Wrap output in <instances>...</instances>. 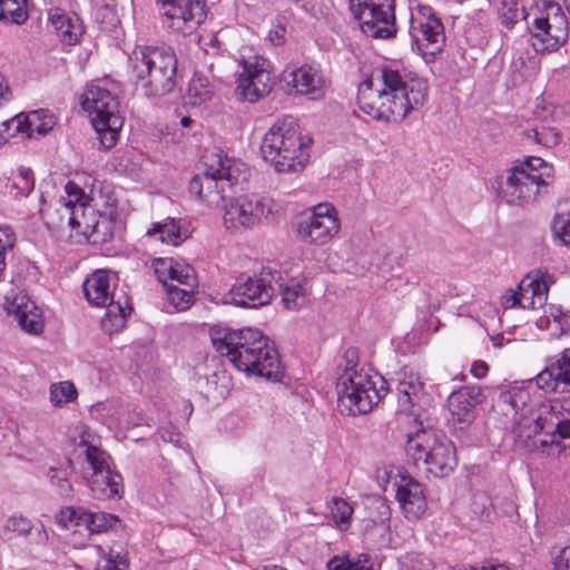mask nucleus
I'll return each mask as SVG.
<instances>
[{"label":"nucleus","mask_w":570,"mask_h":570,"mask_svg":"<svg viewBox=\"0 0 570 570\" xmlns=\"http://www.w3.org/2000/svg\"><path fill=\"white\" fill-rule=\"evenodd\" d=\"M426 81L406 70L385 66L365 79L357 90L360 109L375 120L401 122L428 97Z\"/></svg>","instance_id":"1"},{"label":"nucleus","mask_w":570,"mask_h":570,"mask_svg":"<svg viewBox=\"0 0 570 570\" xmlns=\"http://www.w3.org/2000/svg\"><path fill=\"white\" fill-rule=\"evenodd\" d=\"M213 345L240 372L273 382H279L284 376L274 343L256 328L226 332L223 337H213Z\"/></svg>","instance_id":"2"},{"label":"nucleus","mask_w":570,"mask_h":570,"mask_svg":"<svg viewBox=\"0 0 570 570\" xmlns=\"http://www.w3.org/2000/svg\"><path fill=\"white\" fill-rule=\"evenodd\" d=\"M311 144L312 138L303 135L298 121L293 116H284L264 135L261 153L277 173H292L302 169L308 161Z\"/></svg>","instance_id":"3"},{"label":"nucleus","mask_w":570,"mask_h":570,"mask_svg":"<svg viewBox=\"0 0 570 570\" xmlns=\"http://www.w3.org/2000/svg\"><path fill=\"white\" fill-rule=\"evenodd\" d=\"M128 70L147 97H163L176 86L177 58L167 46H136Z\"/></svg>","instance_id":"4"},{"label":"nucleus","mask_w":570,"mask_h":570,"mask_svg":"<svg viewBox=\"0 0 570 570\" xmlns=\"http://www.w3.org/2000/svg\"><path fill=\"white\" fill-rule=\"evenodd\" d=\"M203 169L189 181V193L209 207L225 200L227 191L247 179L245 164L229 159L220 149L206 150L202 157Z\"/></svg>","instance_id":"5"},{"label":"nucleus","mask_w":570,"mask_h":570,"mask_svg":"<svg viewBox=\"0 0 570 570\" xmlns=\"http://www.w3.org/2000/svg\"><path fill=\"white\" fill-rule=\"evenodd\" d=\"M357 358V350L348 348L345 352V365L336 383L338 407L342 413L352 416L366 414L379 404L383 386L377 389V383L384 382L383 377L372 376L360 366Z\"/></svg>","instance_id":"6"},{"label":"nucleus","mask_w":570,"mask_h":570,"mask_svg":"<svg viewBox=\"0 0 570 570\" xmlns=\"http://www.w3.org/2000/svg\"><path fill=\"white\" fill-rule=\"evenodd\" d=\"M405 452L417 469L435 478L448 476L456 465L454 445L433 430L419 429L409 434Z\"/></svg>","instance_id":"7"},{"label":"nucleus","mask_w":570,"mask_h":570,"mask_svg":"<svg viewBox=\"0 0 570 570\" xmlns=\"http://www.w3.org/2000/svg\"><path fill=\"white\" fill-rule=\"evenodd\" d=\"M81 106L91 116L100 148L105 150L112 148L122 127L117 98L105 88L91 86L83 94Z\"/></svg>","instance_id":"8"},{"label":"nucleus","mask_w":570,"mask_h":570,"mask_svg":"<svg viewBox=\"0 0 570 570\" xmlns=\"http://www.w3.org/2000/svg\"><path fill=\"white\" fill-rule=\"evenodd\" d=\"M88 302L96 306H106L101 320L102 328L108 333L121 330L130 314L131 307L125 294L110 292V274L107 271H95L82 285Z\"/></svg>","instance_id":"9"},{"label":"nucleus","mask_w":570,"mask_h":570,"mask_svg":"<svg viewBox=\"0 0 570 570\" xmlns=\"http://www.w3.org/2000/svg\"><path fill=\"white\" fill-rule=\"evenodd\" d=\"M277 212L273 198L257 194H245L230 198L224 206V225L232 233H243L263 222L271 220Z\"/></svg>","instance_id":"10"},{"label":"nucleus","mask_w":570,"mask_h":570,"mask_svg":"<svg viewBox=\"0 0 570 570\" xmlns=\"http://www.w3.org/2000/svg\"><path fill=\"white\" fill-rule=\"evenodd\" d=\"M350 9L364 35L381 39L395 35L394 0H350Z\"/></svg>","instance_id":"11"},{"label":"nucleus","mask_w":570,"mask_h":570,"mask_svg":"<svg viewBox=\"0 0 570 570\" xmlns=\"http://www.w3.org/2000/svg\"><path fill=\"white\" fill-rule=\"evenodd\" d=\"M569 35L568 17L558 3H549L533 21L531 45L535 52H552L567 42Z\"/></svg>","instance_id":"12"},{"label":"nucleus","mask_w":570,"mask_h":570,"mask_svg":"<svg viewBox=\"0 0 570 570\" xmlns=\"http://www.w3.org/2000/svg\"><path fill=\"white\" fill-rule=\"evenodd\" d=\"M549 184L539 173L529 171L525 166H514L499 185V196L509 205L524 207L548 193Z\"/></svg>","instance_id":"13"},{"label":"nucleus","mask_w":570,"mask_h":570,"mask_svg":"<svg viewBox=\"0 0 570 570\" xmlns=\"http://www.w3.org/2000/svg\"><path fill=\"white\" fill-rule=\"evenodd\" d=\"M277 271L263 267L258 274L242 275L229 289L228 302L238 307L257 308L267 305L275 295Z\"/></svg>","instance_id":"14"},{"label":"nucleus","mask_w":570,"mask_h":570,"mask_svg":"<svg viewBox=\"0 0 570 570\" xmlns=\"http://www.w3.org/2000/svg\"><path fill=\"white\" fill-rule=\"evenodd\" d=\"M81 443L86 445V460L91 469L87 480L94 495L100 500L120 498L124 493L122 476L110 469L109 455L86 441Z\"/></svg>","instance_id":"15"},{"label":"nucleus","mask_w":570,"mask_h":570,"mask_svg":"<svg viewBox=\"0 0 570 570\" xmlns=\"http://www.w3.org/2000/svg\"><path fill=\"white\" fill-rule=\"evenodd\" d=\"M242 72L237 77L236 94L239 99L256 102L267 96L273 81L269 71V62L259 56L243 58Z\"/></svg>","instance_id":"16"},{"label":"nucleus","mask_w":570,"mask_h":570,"mask_svg":"<svg viewBox=\"0 0 570 570\" xmlns=\"http://www.w3.org/2000/svg\"><path fill=\"white\" fill-rule=\"evenodd\" d=\"M337 212L332 204L322 203L313 207L312 214L299 220L297 236L305 243L325 245L340 232Z\"/></svg>","instance_id":"17"},{"label":"nucleus","mask_w":570,"mask_h":570,"mask_svg":"<svg viewBox=\"0 0 570 570\" xmlns=\"http://www.w3.org/2000/svg\"><path fill=\"white\" fill-rule=\"evenodd\" d=\"M410 35L423 56H435L445 43L443 23L430 7H423L419 17L411 19Z\"/></svg>","instance_id":"18"},{"label":"nucleus","mask_w":570,"mask_h":570,"mask_svg":"<svg viewBox=\"0 0 570 570\" xmlns=\"http://www.w3.org/2000/svg\"><path fill=\"white\" fill-rule=\"evenodd\" d=\"M485 400V394L480 385H466L454 391L448 397V406L451 421L461 431L466 430L475 420L478 406Z\"/></svg>","instance_id":"19"},{"label":"nucleus","mask_w":570,"mask_h":570,"mask_svg":"<svg viewBox=\"0 0 570 570\" xmlns=\"http://www.w3.org/2000/svg\"><path fill=\"white\" fill-rule=\"evenodd\" d=\"M171 20V27L183 33L194 31L206 18L205 0H157Z\"/></svg>","instance_id":"20"},{"label":"nucleus","mask_w":570,"mask_h":570,"mask_svg":"<svg viewBox=\"0 0 570 570\" xmlns=\"http://www.w3.org/2000/svg\"><path fill=\"white\" fill-rule=\"evenodd\" d=\"M534 381L546 393H570V348L547 358Z\"/></svg>","instance_id":"21"},{"label":"nucleus","mask_w":570,"mask_h":570,"mask_svg":"<svg viewBox=\"0 0 570 570\" xmlns=\"http://www.w3.org/2000/svg\"><path fill=\"white\" fill-rule=\"evenodd\" d=\"M282 82L286 90L304 95L311 99H320L325 94V79L320 67L315 65H303L289 71H284Z\"/></svg>","instance_id":"22"},{"label":"nucleus","mask_w":570,"mask_h":570,"mask_svg":"<svg viewBox=\"0 0 570 570\" xmlns=\"http://www.w3.org/2000/svg\"><path fill=\"white\" fill-rule=\"evenodd\" d=\"M8 316L13 317L20 328L32 335L43 332L45 323L39 307L23 292L6 295L3 304Z\"/></svg>","instance_id":"23"},{"label":"nucleus","mask_w":570,"mask_h":570,"mask_svg":"<svg viewBox=\"0 0 570 570\" xmlns=\"http://www.w3.org/2000/svg\"><path fill=\"white\" fill-rule=\"evenodd\" d=\"M395 487L396 499L405 518L417 520L428 507L422 484L409 474H401Z\"/></svg>","instance_id":"24"},{"label":"nucleus","mask_w":570,"mask_h":570,"mask_svg":"<svg viewBox=\"0 0 570 570\" xmlns=\"http://www.w3.org/2000/svg\"><path fill=\"white\" fill-rule=\"evenodd\" d=\"M65 190L66 197H60L53 205H49L40 210L42 219L49 229H59L63 225L71 228V223H77L70 206L71 202L80 199L81 188L76 183L68 181Z\"/></svg>","instance_id":"25"},{"label":"nucleus","mask_w":570,"mask_h":570,"mask_svg":"<svg viewBox=\"0 0 570 570\" xmlns=\"http://www.w3.org/2000/svg\"><path fill=\"white\" fill-rule=\"evenodd\" d=\"M24 538L36 546L47 544L49 537L42 524H33L32 521L21 514H13L7 519L2 527V539Z\"/></svg>","instance_id":"26"},{"label":"nucleus","mask_w":570,"mask_h":570,"mask_svg":"<svg viewBox=\"0 0 570 570\" xmlns=\"http://www.w3.org/2000/svg\"><path fill=\"white\" fill-rule=\"evenodd\" d=\"M55 125L56 117L46 109L35 110L28 116L19 114L2 121V126H6L7 128L14 127L16 131H29L30 137L32 136V132L46 136L53 129Z\"/></svg>","instance_id":"27"},{"label":"nucleus","mask_w":570,"mask_h":570,"mask_svg":"<svg viewBox=\"0 0 570 570\" xmlns=\"http://www.w3.org/2000/svg\"><path fill=\"white\" fill-rule=\"evenodd\" d=\"M396 395L400 411L404 413H412L413 407L419 404L422 392L423 383L420 376L412 371L402 370L397 374Z\"/></svg>","instance_id":"28"},{"label":"nucleus","mask_w":570,"mask_h":570,"mask_svg":"<svg viewBox=\"0 0 570 570\" xmlns=\"http://www.w3.org/2000/svg\"><path fill=\"white\" fill-rule=\"evenodd\" d=\"M49 22L60 41L69 46L75 45L83 32L79 17L59 8L49 11Z\"/></svg>","instance_id":"29"},{"label":"nucleus","mask_w":570,"mask_h":570,"mask_svg":"<svg viewBox=\"0 0 570 570\" xmlns=\"http://www.w3.org/2000/svg\"><path fill=\"white\" fill-rule=\"evenodd\" d=\"M559 414L554 405L542 403L535 411L530 412V417H527L521 426L529 431V440H531V433L534 435L540 433L549 434L553 431Z\"/></svg>","instance_id":"30"},{"label":"nucleus","mask_w":570,"mask_h":570,"mask_svg":"<svg viewBox=\"0 0 570 570\" xmlns=\"http://www.w3.org/2000/svg\"><path fill=\"white\" fill-rule=\"evenodd\" d=\"M274 279L275 293L282 296V302L287 309H297L307 303L306 291L296 279H287L277 271Z\"/></svg>","instance_id":"31"},{"label":"nucleus","mask_w":570,"mask_h":570,"mask_svg":"<svg viewBox=\"0 0 570 570\" xmlns=\"http://www.w3.org/2000/svg\"><path fill=\"white\" fill-rule=\"evenodd\" d=\"M529 401L530 394L523 389H512L502 392L499 396L500 404L510 407L513 420L519 426L527 420V413L531 412V410H528Z\"/></svg>","instance_id":"32"},{"label":"nucleus","mask_w":570,"mask_h":570,"mask_svg":"<svg viewBox=\"0 0 570 570\" xmlns=\"http://www.w3.org/2000/svg\"><path fill=\"white\" fill-rule=\"evenodd\" d=\"M147 237H155L161 243L179 245L186 236L174 218H166L164 222L154 223L146 233Z\"/></svg>","instance_id":"33"},{"label":"nucleus","mask_w":570,"mask_h":570,"mask_svg":"<svg viewBox=\"0 0 570 570\" xmlns=\"http://www.w3.org/2000/svg\"><path fill=\"white\" fill-rule=\"evenodd\" d=\"M35 188V177L29 168H19L4 185V194L14 199L28 197Z\"/></svg>","instance_id":"34"},{"label":"nucleus","mask_w":570,"mask_h":570,"mask_svg":"<svg viewBox=\"0 0 570 570\" xmlns=\"http://www.w3.org/2000/svg\"><path fill=\"white\" fill-rule=\"evenodd\" d=\"M109 225L110 222L106 218L97 219L95 209H90L88 212V216H82L79 228H75L73 230H77L87 237L94 238V242H105L111 237V232L108 227Z\"/></svg>","instance_id":"35"},{"label":"nucleus","mask_w":570,"mask_h":570,"mask_svg":"<svg viewBox=\"0 0 570 570\" xmlns=\"http://www.w3.org/2000/svg\"><path fill=\"white\" fill-rule=\"evenodd\" d=\"M214 95L209 80L200 75H195L188 83L185 104L194 107L202 106L212 100Z\"/></svg>","instance_id":"36"},{"label":"nucleus","mask_w":570,"mask_h":570,"mask_svg":"<svg viewBox=\"0 0 570 570\" xmlns=\"http://www.w3.org/2000/svg\"><path fill=\"white\" fill-rule=\"evenodd\" d=\"M72 466V460L68 459L65 466H51L47 472V478L49 479L50 484L56 488L57 493L62 498H70L73 490L72 484L69 481Z\"/></svg>","instance_id":"37"},{"label":"nucleus","mask_w":570,"mask_h":570,"mask_svg":"<svg viewBox=\"0 0 570 570\" xmlns=\"http://www.w3.org/2000/svg\"><path fill=\"white\" fill-rule=\"evenodd\" d=\"M327 570H373L368 554L334 556L326 563Z\"/></svg>","instance_id":"38"},{"label":"nucleus","mask_w":570,"mask_h":570,"mask_svg":"<svg viewBox=\"0 0 570 570\" xmlns=\"http://www.w3.org/2000/svg\"><path fill=\"white\" fill-rule=\"evenodd\" d=\"M78 513L81 515L82 525H85L90 533L105 532L120 522L116 515L105 512H90L85 510Z\"/></svg>","instance_id":"39"},{"label":"nucleus","mask_w":570,"mask_h":570,"mask_svg":"<svg viewBox=\"0 0 570 570\" xmlns=\"http://www.w3.org/2000/svg\"><path fill=\"white\" fill-rule=\"evenodd\" d=\"M500 2L499 19L507 29H512L515 23L527 18L524 0Z\"/></svg>","instance_id":"40"},{"label":"nucleus","mask_w":570,"mask_h":570,"mask_svg":"<svg viewBox=\"0 0 570 570\" xmlns=\"http://www.w3.org/2000/svg\"><path fill=\"white\" fill-rule=\"evenodd\" d=\"M551 229L554 239L570 248V208L560 207L553 217Z\"/></svg>","instance_id":"41"},{"label":"nucleus","mask_w":570,"mask_h":570,"mask_svg":"<svg viewBox=\"0 0 570 570\" xmlns=\"http://www.w3.org/2000/svg\"><path fill=\"white\" fill-rule=\"evenodd\" d=\"M28 19L26 0H2V21L22 24Z\"/></svg>","instance_id":"42"},{"label":"nucleus","mask_w":570,"mask_h":570,"mask_svg":"<svg viewBox=\"0 0 570 570\" xmlns=\"http://www.w3.org/2000/svg\"><path fill=\"white\" fill-rule=\"evenodd\" d=\"M78 395L73 383L63 381L50 386V402L53 406H62L73 400Z\"/></svg>","instance_id":"43"},{"label":"nucleus","mask_w":570,"mask_h":570,"mask_svg":"<svg viewBox=\"0 0 570 570\" xmlns=\"http://www.w3.org/2000/svg\"><path fill=\"white\" fill-rule=\"evenodd\" d=\"M523 136L528 139H532L538 145L549 148L554 147L560 141V132L551 127H541V129L532 128L525 130Z\"/></svg>","instance_id":"44"},{"label":"nucleus","mask_w":570,"mask_h":570,"mask_svg":"<svg viewBox=\"0 0 570 570\" xmlns=\"http://www.w3.org/2000/svg\"><path fill=\"white\" fill-rule=\"evenodd\" d=\"M524 446L530 450H540L541 453L547 455L560 454L564 450V446L562 445L561 441L558 440L552 432H550L549 434H544V439H541L540 441L531 440V443H529V441H525Z\"/></svg>","instance_id":"45"},{"label":"nucleus","mask_w":570,"mask_h":570,"mask_svg":"<svg viewBox=\"0 0 570 570\" xmlns=\"http://www.w3.org/2000/svg\"><path fill=\"white\" fill-rule=\"evenodd\" d=\"M171 275L168 281L177 282L186 287L194 288L196 286V278L194 268L188 264L176 262Z\"/></svg>","instance_id":"46"},{"label":"nucleus","mask_w":570,"mask_h":570,"mask_svg":"<svg viewBox=\"0 0 570 570\" xmlns=\"http://www.w3.org/2000/svg\"><path fill=\"white\" fill-rule=\"evenodd\" d=\"M331 514L338 524H348L353 514V508L341 498H333Z\"/></svg>","instance_id":"47"},{"label":"nucleus","mask_w":570,"mask_h":570,"mask_svg":"<svg viewBox=\"0 0 570 570\" xmlns=\"http://www.w3.org/2000/svg\"><path fill=\"white\" fill-rule=\"evenodd\" d=\"M193 289L194 288H178L176 285L170 284L167 287L169 298L171 303L178 309H185L188 307L189 303L193 298Z\"/></svg>","instance_id":"48"},{"label":"nucleus","mask_w":570,"mask_h":570,"mask_svg":"<svg viewBox=\"0 0 570 570\" xmlns=\"http://www.w3.org/2000/svg\"><path fill=\"white\" fill-rule=\"evenodd\" d=\"M173 258H156L153 261L154 272L160 283L168 287V278L171 275L175 266Z\"/></svg>","instance_id":"49"},{"label":"nucleus","mask_w":570,"mask_h":570,"mask_svg":"<svg viewBox=\"0 0 570 570\" xmlns=\"http://www.w3.org/2000/svg\"><path fill=\"white\" fill-rule=\"evenodd\" d=\"M70 209L75 215H72L76 218L77 223H71V229L79 228L80 220L83 217L88 216V212L90 209H94L89 204V198L85 194V191L81 189V197L78 202H71Z\"/></svg>","instance_id":"50"},{"label":"nucleus","mask_w":570,"mask_h":570,"mask_svg":"<svg viewBox=\"0 0 570 570\" xmlns=\"http://www.w3.org/2000/svg\"><path fill=\"white\" fill-rule=\"evenodd\" d=\"M553 570H570V542L553 556Z\"/></svg>","instance_id":"51"},{"label":"nucleus","mask_w":570,"mask_h":570,"mask_svg":"<svg viewBox=\"0 0 570 570\" xmlns=\"http://www.w3.org/2000/svg\"><path fill=\"white\" fill-rule=\"evenodd\" d=\"M80 511H85V509L73 507L62 509L60 511V521L63 522L66 527H68V523L82 525V519L80 518L81 515L78 513Z\"/></svg>","instance_id":"52"},{"label":"nucleus","mask_w":570,"mask_h":570,"mask_svg":"<svg viewBox=\"0 0 570 570\" xmlns=\"http://www.w3.org/2000/svg\"><path fill=\"white\" fill-rule=\"evenodd\" d=\"M524 282L525 281H522V284L519 286L521 292L509 289L505 293V295L503 296V299H504L503 304L505 307H515V306H521L523 308L525 307V305L522 303V297L524 296V294H523Z\"/></svg>","instance_id":"53"},{"label":"nucleus","mask_w":570,"mask_h":570,"mask_svg":"<svg viewBox=\"0 0 570 570\" xmlns=\"http://www.w3.org/2000/svg\"><path fill=\"white\" fill-rule=\"evenodd\" d=\"M552 433L556 435V438L558 440L569 439L570 438V420L561 419L560 414H559Z\"/></svg>","instance_id":"54"},{"label":"nucleus","mask_w":570,"mask_h":570,"mask_svg":"<svg viewBox=\"0 0 570 570\" xmlns=\"http://www.w3.org/2000/svg\"><path fill=\"white\" fill-rule=\"evenodd\" d=\"M377 510H379V519H372L371 522L375 525V527H380L382 530H387L389 529V520H390V508L381 502L377 507Z\"/></svg>","instance_id":"55"},{"label":"nucleus","mask_w":570,"mask_h":570,"mask_svg":"<svg viewBox=\"0 0 570 570\" xmlns=\"http://www.w3.org/2000/svg\"><path fill=\"white\" fill-rule=\"evenodd\" d=\"M539 274H541V272L537 271L533 277H531L530 275L528 276V279H530V282L528 283L527 286L531 289L533 296L541 294V292L543 291H548L547 283L543 279H540Z\"/></svg>","instance_id":"56"},{"label":"nucleus","mask_w":570,"mask_h":570,"mask_svg":"<svg viewBox=\"0 0 570 570\" xmlns=\"http://www.w3.org/2000/svg\"><path fill=\"white\" fill-rule=\"evenodd\" d=\"M2 265H4V252L12 249L16 243V235L9 226H2Z\"/></svg>","instance_id":"57"},{"label":"nucleus","mask_w":570,"mask_h":570,"mask_svg":"<svg viewBox=\"0 0 570 570\" xmlns=\"http://www.w3.org/2000/svg\"><path fill=\"white\" fill-rule=\"evenodd\" d=\"M286 28L283 24L275 26L268 33L269 41L275 46H281L285 42Z\"/></svg>","instance_id":"58"},{"label":"nucleus","mask_w":570,"mask_h":570,"mask_svg":"<svg viewBox=\"0 0 570 570\" xmlns=\"http://www.w3.org/2000/svg\"><path fill=\"white\" fill-rule=\"evenodd\" d=\"M489 371V366L483 361H475L471 366V374L476 379H483Z\"/></svg>","instance_id":"59"},{"label":"nucleus","mask_w":570,"mask_h":570,"mask_svg":"<svg viewBox=\"0 0 570 570\" xmlns=\"http://www.w3.org/2000/svg\"><path fill=\"white\" fill-rule=\"evenodd\" d=\"M106 563H112L117 566L118 570H126L128 568L127 559L120 553H117L116 556L110 554L106 560Z\"/></svg>","instance_id":"60"},{"label":"nucleus","mask_w":570,"mask_h":570,"mask_svg":"<svg viewBox=\"0 0 570 570\" xmlns=\"http://www.w3.org/2000/svg\"><path fill=\"white\" fill-rule=\"evenodd\" d=\"M544 165V161L540 157H530L520 166H525L529 171L538 173V169Z\"/></svg>","instance_id":"61"},{"label":"nucleus","mask_w":570,"mask_h":570,"mask_svg":"<svg viewBox=\"0 0 570 570\" xmlns=\"http://www.w3.org/2000/svg\"><path fill=\"white\" fill-rule=\"evenodd\" d=\"M17 135H20L22 139L30 138L29 131H16L14 127L7 128L6 126H2V140L14 138Z\"/></svg>","instance_id":"62"},{"label":"nucleus","mask_w":570,"mask_h":570,"mask_svg":"<svg viewBox=\"0 0 570 570\" xmlns=\"http://www.w3.org/2000/svg\"><path fill=\"white\" fill-rule=\"evenodd\" d=\"M554 321L560 324L561 331L564 332L566 328H570V315L558 311V314H553Z\"/></svg>","instance_id":"63"},{"label":"nucleus","mask_w":570,"mask_h":570,"mask_svg":"<svg viewBox=\"0 0 570 570\" xmlns=\"http://www.w3.org/2000/svg\"><path fill=\"white\" fill-rule=\"evenodd\" d=\"M207 45L215 49L220 48V41H219L218 37L215 35L209 38V42Z\"/></svg>","instance_id":"64"}]
</instances>
